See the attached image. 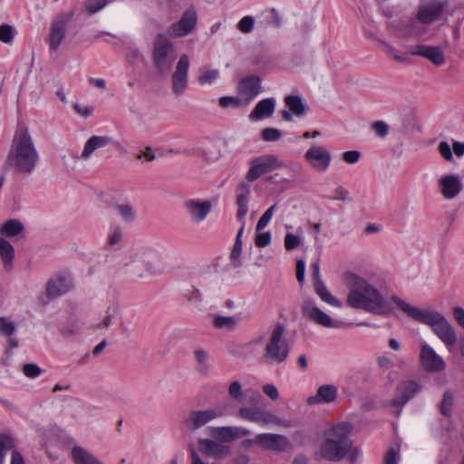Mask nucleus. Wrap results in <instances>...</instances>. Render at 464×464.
Returning <instances> with one entry per match:
<instances>
[{
    "instance_id": "f257e3e1",
    "label": "nucleus",
    "mask_w": 464,
    "mask_h": 464,
    "mask_svg": "<svg viewBox=\"0 0 464 464\" xmlns=\"http://www.w3.org/2000/svg\"><path fill=\"white\" fill-rule=\"evenodd\" d=\"M344 281L349 289L346 303L353 308L374 314H389L392 308L381 291L365 278L353 273H346Z\"/></svg>"
},
{
    "instance_id": "f03ea898",
    "label": "nucleus",
    "mask_w": 464,
    "mask_h": 464,
    "mask_svg": "<svg viewBox=\"0 0 464 464\" xmlns=\"http://www.w3.org/2000/svg\"><path fill=\"white\" fill-rule=\"evenodd\" d=\"M40 160L39 152L26 127L19 128L7 153L5 166L22 176L31 175Z\"/></svg>"
},
{
    "instance_id": "7ed1b4c3",
    "label": "nucleus",
    "mask_w": 464,
    "mask_h": 464,
    "mask_svg": "<svg viewBox=\"0 0 464 464\" xmlns=\"http://www.w3.org/2000/svg\"><path fill=\"white\" fill-rule=\"evenodd\" d=\"M391 300L395 305L412 320L429 325L438 338L451 351L457 343V334L450 324L440 313L431 310H422L411 305L398 296H392Z\"/></svg>"
},
{
    "instance_id": "20e7f679",
    "label": "nucleus",
    "mask_w": 464,
    "mask_h": 464,
    "mask_svg": "<svg viewBox=\"0 0 464 464\" xmlns=\"http://www.w3.org/2000/svg\"><path fill=\"white\" fill-rule=\"evenodd\" d=\"M352 429V425L348 422L334 426L326 433V439L320 448V453L316 459L342 460L352 447V440L349 438Z\"/></svg>"
},
{
    "instance_id": "39448f33",
    "label": "nucleus",
    "mask_w": 464,
    "mask_h": 464,
    "mask_svg": "<svg viewBox=\"0 0 464 464\" xmlns=\"http://www.w3.org/2000/svg\"><path fill=\"white\" fill-rule=\"evenodd\" d=\"M290 346L285 337V328L282 324H276L270 331L264 346L263 360L272 364H281L286 361Z\"/></svg>"
},
{
    "instance_id": "423d86ee",
    "label": "nucleus",
    "mask_w": 464,
    "mask_h": 464,
    "mask_svg": "<svg viewBox=\"0 0 464 464\" xmlns=\"http://www.w3.org/2000/svg\"><path fill=\"white\" fill-rule=\"evenodd\" d=\"M250 197V186L245 182L239 184L237 188V218L241 223V227L237 232L235 244L230 253V262L234 268H239L242 265L240 258L242 253V236L245 229V217L248 211V201Z\"/></svg>"
},
{
    "instance_id": "0eeeda50",
    "label": "nucleus",
    "mask_w": 464,
    "mask_h": 464,
    "mask_svg": "<svg viewBox=\"0 0 464 464\" xmlns=\"http://www.w3.org/2000/svg\"><path fill=\"white\" fill-rule=\"evenodd\" d=\"M176 49L173 43L163 34L156 35L153 42V63L161 74H167L172 68L176 60Z\"/></svg>"
},
{
    "instance_id": "6e6552de",
    "label": "nucleus",
    "mask_w": 464,
    "mask_h": 464,
    "mask_svg": "<svg viewBox=\"0 0 464 464\" xmlns=\"http://www.w3.org/2000/svg\"><path fill=\"white\" fill-rule=\"evenodd\" d=\"M283 161L275 154H265L249 161V169L246 179L249 182L258 179L265 174L282 168Z\"/></svg>"
},
{
    "instance_id": "1a4fd4ad",
    "label": "nucleus",
    "mask_w": 464,
    "mask_h": 464,
    "mask_svg": "<svg viewBox=\"0 0 464 464\" xmlns=\"http://www.w3.org/2000/svg\"><path fill=\"white\" fill-rule=\"evenodd\" d=\"M197 25V9L195 6H189L183 12L178 22L171 24L167 28V34L172 38L185 37L192 34L196 30Z\"/></svg>"
},
{
    "instance_id": "9d476101",
    "label": "nucleus",
    "mask_w": 464,
    "mask_h": 464,
    "mask_svg": "<svg viewBox=\"0 0 464 464\" xmlns=\"http://www.w3.org/2000/svg\"><path fill=\"white\" fill-rule=\"evenodd\" d=\"M240 418L256 422L262 426L276 425L284 426L285 422L284 420L276 416L271 411H266L264 408H241L238 411Z\"/></svg>"
},
{
    "instance_id": "9b49d317",
    "label": "nucleus",
    "mask_w": 464,
    "mask_h": 464,
    "mask_svg": "<svg viewBox=\"0 0 464 464\" xmlns=\"http://www.w3.org/2000/svg\"><path fill=\"white\" fill-rule=\"evenodd\" d=\"M307 164L317 173L325 172L332 162L331 152L322 145H312L304 155Z\"/></svg>"
},
{
    "instance_id": "f8f14e48",
    "label": "nucleus",
    "mask_w": 464,
    "mask_h": 464,
    "mask_svg": "<svg viewBox=\"0 0 464 464\" xmlns=\"http://www.w3.org/2000/svg\"><path fill=\"white\" fill-rule=\"evenodd\" d=\"M420 364L427 372H441L446 368V362L435 350L426 343H420Z\"/></svg>"
},
{
    "instance_id": "ddd939ff",
    "label": "nucleus",
    "mask_w": 464,
    "mask_h": 464,
    "mask_svg": "<svg viewBox=\"0 0 464 464\" xmlns=\"http://www.w3.org/2000/svg\"><path fill=\"white\" fill-rule=\"evenodd\" d=\"M226 414L222 407L204 411H193L185 419V426L190 430H196L205 426L211 420L222 417Z\"/></svg>"
},
{
    "instance_id": "4468645a",
    "label": "nucleus",
    "mask_w": 464,
    "mask_h": 464,
    "mask_svg": "<svg viewBox=\"0 0 464 464\" xmlns=\"http://www.w3.org/2000/svg\"><path fill=\"white\" fill-rule=\"evenodd\" d=\"M302 309L305 317L324 327L341 328L344 326V323L333 320L311 300L304 301Z\"/></svg>"
},
{
    "instance_id": "2eb2a0df",
    "label": "nucleus",
    "mask_w": 464,
    "mask_h": 464,
    "mask_svg": "<svg viewBox=\"0 0 464 464\" xmlns=\"http://www.w3.org/2000/svg\"><path fill=\"white\" fill-rule=\"evenodd\" d=\"M198 449L197 451L205 458L214 459H223L230 455L229 446L220 443L218 440L211 439H199L198 440Z\"/></svg>"
},
{
    "instance_id": "dca6fc26",
    "label": "nucleus",
    "mask_w": 464,
    "mask_h": 464,
    "mask_svg": "<svg viewBox=\"0 0 464 464\" xmlns=\"http://www.w3.org/2000/svg\"><path fill=\"white\" fill-rule=\"evenodd\" d=\"M189 58L187 54H182L176 64L172 74V90L175 94L181 95L188 87V76L189 69Z\"/></svg>"
},
{
    "instance_id": "f3484780",
    "label": "nucleus",
    "mask_w": 464,
    "mask_h": 464,
    "mask_svg": "<svg viewBox=\"0 0 464 464\" xmlns=\"http://www.w3.org/2000/svg\"><path fill=\"white\" fill-rule=\"evenodd\" d=\"M255 442L265 450L278 452L285 451L289 448L288 439L285 436L280 434H258L255 437Z\"/></svg>"
},
{
    "instance_id": "a211bd4d",
    "label": "nucleus",
    "mask_w": 464,
    "mask_h": 464,
    "mask_svg": "<svg viewBox=\"0 0 464 464\" xmlns=\"http://www.w3.org/2000/svg\"><path fill=\"white\" fill-rule=\"evenodd\" d=\"M261 92V80L256 75L243 78L237 85V92L248 105Z\"/></svg>"
},
{
    "instance_id": "6ab92c4d",
    "label": "nucleus",
    "mask_w": 464,
    "mask_h": 464,
    "mask_svg": "<svg viewBox=\"0 0 464 464\" xmlns=\"http://www.w3.org/2000/svg\"><path fill=\"white\" fill-rule=\"evenodd\" d=\"M69 19L70 16L62 14L52 23L50 34L47 38V42L51 51H56L59 48L61 43L65 38L66 24Z\"/></svg>"
},
{
    "instance_id": "aec40b11",
    "label": "nucleus",
    "mask_w": 464,
    "mask_h": 464,
    "mask_svg": "<svg viewBox=\"0 0 464 464\" xmlns=\"http://www.w3.org/2000/svg\"><path fill=\"white\" fill-rule=\"evenodd\" d=\"M251 431L242 427H216L211 430V435L220 443L231 442L240 438L250 435Z\"/></svg>"
},
{
    "instance_id": "412c9836",
    "label": "nucleus",
    "mask_w": 464,
    "mask_h": 464,
    "mask_svg": "<svg viewBox=\"0 0 464 464\" xmlns=\"http://www.w3.org/2000/svg\"><path fill=\"white\" fill-rule=\"evenodd\" d=\"M408 53L424 57L436 66L442 65L445 63L443 51L439 46L420 44L411 47L408 51Z\"/></svg>"
},
{
    "instance_id": "4be33fe9",
    "label": "nucleus",
    "mask_w": 464,
    "mask_h": 464,
    "mask_svg": "<svg viewBox=\"0 0 464 464\" xmlns=\"http://www.w3.org/2000/svg\"><path fill=\"white\" fill-rule=\"evenodd\" d=\"M184 205L191 220L197 223L203 221L212 208L210 201L195 198L186 200Z\"/></svg>"
},
{
    "instance_id": "5701e85b",
    "label": "nucleus",
    "mask_w": 464,
    "mask_h": 464,
    "mask_svg": "<svg viewBox=\"0 0 464 464\" xmlns=\"http://www.w3.org/2000/svg\"><path fill=\"white\" fill-rule=\"evenodd\" d=\"M420 390V386L415 381L409 380L402 382L397 388L398 395L392 401L391 404L396 407H401L413 398Z\"/></svg>"
},
{
    "instance_id": "b1692460",
    "label": "nucleus",
    "mask_w": 464,
    "mask_h": 464,
    "mask_svg": "<svg viewBox=\"0 0 464 464\" xmlns=\"http://www.w3.org/2000/svg\"><path fill=\"white\" fill-rule=\"evenodd\" d=\"M440 191L447 199L456 198L463 189V184L457 175H445L439 180Z\"/></svg>"
},
{
    "instance_id": "393cba45",
    "label": "nucleus",
    "mask_w": 464,
    "mask_h": 464,
    "mask_svg": "<svg viewBox=\"0 0 464 464\" xmlns=\"http://www.w3.org/2000/svg\"><path fill=\"white\" fill-rule=\"evenodd\" d=\"M444 5L439 1H430L419 7L418 19L423 24L434 22L442 13Z\"/></svg>"
},
{
    "instance_id": "a878e982",
    "label": "nucleus",
    "mask_w": 464,
    "mask_h": 464,
    "mask_svg": "<svg viewBox=\"0 0 464 464\" xmlns=\"http://www.w3.org/2000/svg\"><path fill=\"white\" fill-rule=\"evenodd\" d=\"M338 395L337 387L334 384H324L317 388L316 393L307 398L309 405L334 402Z\"/></svg>"
},
{
    "instance_id": "bb28decb",
    "label": "nucleus",
    "mask_w": 464,
    "mask_h": 464,
    "mask_svg": "<svg viewBox=\"0 0 464 464\" xmlns=\"http://www.w3.org/2000/svg\"><path fill=\"white\" fill-rule=\"evenodd\" d=\"M109 144H113L116 148H120V143L114 141L109 136H92L86 141L81 157L83 160H88L96 150L106 147Z\"/></svg>"
},
{
    "instance_id": "cd10ccee",
    "label": "nucleus",
    "mask_w": 464,
    "mask_h": 464,
    "mask_svg": "<svg viewBox=\"0 0 464 464\" xmlns=\"http://www.w3.org/2000/svg\"><path fill=\"white\" fill-rule=\"evenodd\" d=\"M14 439L7 434H0V464L5 462V452L12 450L11 464H24L21 453L14 450Z\"/></svg>"
},
{
    "instance_id": "c85d7f7f",
    "label": "nucleus",
    "mask_w": 464,
    "mask_h": 464,
    "mask_svg": "<svg viewBox=\"0 0 464 464\" xmlns=\"http://www.w3.org/2000/svg\"><path fill=\"white\" fill-rule=\"evenodd\" d=\"M71 288L72 284L68 279L62 276L54 277L46 285V295L49 298H55L66 294Z\"/></svg>"
},
{
    "instance_id": "c756f323",
    "label": "nucleus",
    "mask_w": 464,
    "mask_h": 464,
    "mask_svg": "<svg viewBox=\"0 0 464 464\" xmlns=\"http://www.w3.org/2000/svg\"><path fill=\"white\" fill-rule=\"evenodd\" d=\"M276 108V100L274 98L263 99L257 102L254 110L249 114V119L253 121L264 118H269L274 113Z\"/></svg>"
},
{
    "instance_id": "7c9ffc66",
    "label": "nucleus",
    "mask_w": 464,
    "mask_h": 464,
    "mask_svg": "<svg viewBox=\"0 0 464 464\" xmlns=\"http://www.w3.org/2000/svg\"><path fill=\"white\" fill-rule=\"evenodd\" d=\"M438 151L446 161H452L453 153L458 158L464 156V142L454 141L452 147H450L449 142L440 141L438 145Z\"/></svg>"
},
{
    "instance_id": "2f4dec72",
    "label": "nucleus",
    "mask_w": 464,
    "mask_h": 464,
    "mask_svg": "<svg viewBox=\"0 0 464 464\" xmlns=\"http://www.w3.org/2000/svg\"><path fill=\"white\" fill-rule=\"evenodd\" d=\"M72 459L74 464H102L94 455L80 446L72 447Z\"/></svg>"
},
{
    "instance_id": "473e14b6",
    "label": "nucleus",
    "mask_w": 464,
    "mask_h": 464,
    "mask_svg": "<svg viewBox=\"0 0 464 464\" xmlns=\"http://www.w3.org/2000/svg\"><path fill=\"white\" fill-rule=\"evenodd\" d=\"M285 103L296 117H303L308 107L300 95H287Z\"/></svg>"
},
{
    "instance_id": "72a5a7b5",
    "label": "nucleus",
    "mask_w": 464,
    "mask_h": 464,
    "mask_svg": "<svg viewBox=\"0 0 464 464\" xmlns=\"http://www.w3.org/2000/svg\"><path fill=\"white\" fill-rule=\"evenodd\" d=\"M24 229V227L21 221L9 219L1 226L0 234L7 237H13L22 233Z\"/></svg>"
},
{
    "instance_id": "f704fd0d",
    "label": "nucleus",
    "mask_w": 464,
    "mask_h": 464,
    "mask_svg": "<svg viewBox=\"0 0 464 464\" xmlns=\"http://www.w3.org/2000/svg\"><path fill=\"white\" fill-rule=\"evenodd\" d=\"M0 256L5 267H10L14 258V249L13 246L3 237H0Z\"/></svg>"
},
{
    "instance_id": "c9c22d12",
    "label": "nucleus",
    "mask_w": 464,
    "mask_h": 464,
    "mask_svg": "<svg viewBox=\"0 0 464 464\" xmlns=\"http://www.w3.org/2000/svg\"><path fill=\"white\" fill-rule=\"evenodd\" d=\"M314 290L324 302L335 307L342 306V302L335 298L334 295H332V294L328 291L327 287L324 283L317 284L314 286Z\"/></svg>"
},
{
    "instance_id": "e433bc0d",
    "label": "nucleus",
    "mask_w": 464,
    "mask_h": 464,
    "mask_svg": "<svg viewBox=\"0 0 464 464\" xmlns=\"http://www.w3.org/2000/svg\"><path fill=\"white\" fill-rule=\"evenodd\" d=\"M194 355L198 363V372L201 375H208L209 370L208 352L204 349H197L194 352Z\"/></svg>"
},
{
    "instance_id": "4c0bfd02",
    "label": "nucleus",
    "mask_w": 464,
    "mask_h": 464,
    "mask_svg": "<svg viewBox=\"0 0 464 464\" xmlns=\"http://www.w3.org/2000/svg\"><path fill=\"white\" fill-rule=\"evenodd\" d=\"M213 324L218 329L226 328L232 330L237 325V319L234 316L217 315L214 318Z\"/></svg>"
},
{
    "instance_id": "58836bf2",
    "label": "nucleus",
    "mask_w": 464,
    "mask_h": 464,
    "mask_svg": "<svg viewBox=\"0 0 464 464\" xmlns=\"http://www.w3.org/2000/svg\"><path fill=\"white\" fill-rule=\"evenodd\" d=\"M219 105L222 108H228V107L239 108V107L247 106L246 103L245 102V101L240 97L239 94L237 97H233V96L221 97L219 99Z\"/></svg>"
},
{
    "instance_id": "ea45409f",
    "label": "nucleus",
    "mask_w": 464,
    "mask_h": 464,
    "mask_svg": "<svg viewBox=\"0 0 464 464\" xmlns=\"http://www.w3.org/2000/svg\"><path fill=\"white\" fill-rule=\"evenodd\" d=\"M219 77L218 69L207 68L202 74L198 77L200 85L212 84Z\"/></svg>"
},
{
    "instance_id": "a19ab883",
    "label": "nucleus",
    "mask_w": 464,
    "mask_h": 464,
    "mask_svg": "<svg viewBox=\"0 0 464 464\" xmlns=\"http://www.w3.org/2000/svg\"><path fill=\"white\" fill-rule=\"evenodd\" d=\"M420 22L419 19H411L405 23L406 30L402 33L404 36L420 35L425 32V29L420 26Z\"/></svg>"
},
{
    "instance_id": "79ce46f5",
    "label": "nucleus",
    "mask_w": 464,
    "mask_h": 464,
    "mask_svg": "<svg viewBox=\"0 0 464 464\" xmlns=\"http://www.w3.org/2000/svg\"><path fill=\"white\" fill-rule=\"evenodd\" d=\"M276 207H277V204L272 205L261 216V218H259V220H258V222L256 224V232H258V233L261 232L267 226V224L270 222V220H271V218L273 217V214H274Z\"/></svg>"
},
{
    "instance_id": "37998d69",
    "label": "nucleus",
    "mask_w": 464,
    "mask_h": 464,
    "mask_svg": "<svg viewBox=\"0 0 464 464\" xmlns=\"http://www.w3.org/2000/svg\"><path fill=\"white\" fill-rule=\"evenodd\" d=\"M118 213L127 222H132L135 219V211L129 204H120L116 207Z\"/></svg>"
},
{
    "instance_id": "c03bdc74",
    "label": "nucleus",
    "mask_w": 464,
    "mask_h": 464,
    "mask_svg": "<svg viewBox=\"0 0 464 464\" xmlns=\"http://www.w3.org/2000/svg\"><path fill=\"white\" fill-rule=\"evenodd\" d=\"M14 37V29L8 24L0 25V41L5 44H11Z\"/></svg>"
},
{
    "instance_id": "a18cd8bd",
    "label": "nucleus",
    "mask_w": 464,
    "mask_h": 464,
    "mask_svg": "<svg viewBox=\"0 0 464 464\" xmlns=\"http://www.w3.org/2000/svg\"><path fill=\"white\" fill-rule=\"evenodd\" d=\"M282 168H286L294 178L302 176L304 172L303 165L298 161H283Z\"/></svg>"
},
{
    "instance_id": "49530a36",
    "label": "nucleus",
    "mask_w": 464,
    "mask_h": 464,
    "mask_svg": "<svg viewBox=\"0 0 464 464\" xmlns=\"http://www.w3.org/2000/svg\"><path fill=\"white\" fill-rule=\"evenodd\" d=\"M255 24V18L251 15L244 16L237 24V29L243 34H249L252 32Z\"/></svg>"
},
{
    "instance_id": "de8ad7c7",
    "label": "nucleus",
    "mask_w": 464,
    "mask_h": 464,
    "mask_svg": "<svg viewBox=\"0 0 464 464\" xmlns=\"http://www.w3.org/2000/svg\"><path fill=\"white\" fill-rule=\"evenodd\" d=\"M453 404V396L451 392H445L440 403V411L445 416H450L451 412V407Z\"/></svg>"
},
{
    "instance_id": "09e8293b",
    "label": "nucleus",
    "mask_w": 464,
    "mask_h": 464,
    "mask_svg": "<svg viewBox=\"0 0 464 464\" xmlns=\"http://www.w3.org/2000/svg\"><path fill=\"white\" fill-rule=\"evenodd\" d=\"M15 331V324L5 317H0V334L10 337Z\"/></svg>"
},
{
    "instance_id": "8fccbe9b",
    "label": "nucleus",
    "mask_w": 464,
    "mask_h": 464,
    "mask_svg": "<svg viewBox=\"0 0 464 464\" xmlns=\"http://www.w3.org/2000/svg\"><path fill=\"white\" fill-rule=\"evenodd\" d=\"M189 453L191 464H216L215 461H210L208 458H205L201 453L197 451L194 446H189Z\"/></svg>"
},
{
    "instance_id": "3c124183",
    "label": "nucleus",
    "mask_w": 464,
    "mask_h": 464,
    "mask_svg": "<svg viewBox=\"0 0 464 464\" xmlns=\"http://www.w3.org/2000/svg\"><path fill=\"white\" fill-rule=\"evenodd\" d=\"M282 136L281 131L276 128H266L262 130L261 137L265 141H276Z\"/></svg>"
},
{
    "instance_id": "603ef678",
    "label": "nucleus",
    "mask_w": 464,
    "mask_h": 464,
    "mask_svg": "<svg viewBox=\"0 0 464 464\" xmlns=\"http://www.w3.org/2000/svg\"><path fill=\"white\" fill-rule=\"evenodd\" d=\"M301 242L302 238L294 234L288 233L285 237V247L288 251L297 248Z\"/></svg>"
},
{
    "instance_id": "864d4df0",
    "label": "nucleus",
    "mask_w": 464,
    "mask_h": 464,
    "mask_svg": "<svg viewBox=\"0 0 464 464\" xmlns=\"http://www.w3.org/2000/svg\"><path fill=\"white\" fill-rule=\"evenodd\" d=\"M107 4V0H86L85 8L91 14H94L102 10Z\"/></svg>"
},
{
    "instance_id": "5fc2aeb1",
    "label": "nucleus",
    "mask_w": 464,
    "mask_h": 464,
    "mask_svg": "<svg viewBox=\"0 0 464 464\" xmlns=\"http://www.w3.org/2000/svg\"><path fill=\"white\" fill-rule=\"evenodd\" d=\"M123 237V232L121 227L115 226L112 227L109 235L108 242L111 246L119 244Z\"/></svg>"
},
{
    "instance_id": "6e6d98bb",
    "label": "nucleus",
    "mask_w": 464,
    "mask_h": 464,
    "mask_svg": "<svg viewBox=\"0 0 464 464\" xmlns=\"http://www.w3.org/2000/svg\"><path fill=\"white\" fill-rule=\"evenodd\" d=\"M73 109L79 115H81L83 118H89L93 114V107L92 106L83 105L76 102L73 104Z\"/></svg>"
},
{
    "instance_id": "4d7b16f0",
    "label": "nucleus",
    "mask_w": 464,
    "mask_h": 464,
    "mask_svg": "<svg viewBox=\"0 0 464 464\" xmlns=\"http://www.w3.org/2000/svg\"><path fill=\"white\" fill-rule=\"evenodd\" d=\"M23 372L29 378H35L41 373V369L34 363H26L23 367Z\"/></svg>"
},
{
    "instance_id": "13d9d810",
    "label": "nucleus",
    "mask_w": 464,
    "mask_h": 464,
    "mask_svg": "<svg viewBox=\"0 0 464 464\" xmlns=\"http://www.w3.org/2000/svg\"><path fill=\"white\" fill-rule=\"evenodd\" d=\"M360 157L361 153L358 150H348L342 154L343 160L349 164L356 163L360 160Z\"/></svg>"
},
{
    "instance_id": "bf43d9fd",
    "label": "nucleus",
    "mask_w": 464,
    "mask_h": 464,
    "mask_svg": "<svg viewBox=\"0 0 464 464\" xmlns=\"http://www.w3.org/2000/svg\"><path fill=\"white\" fill-rule=\"evenodd\" d=\"M271 242V233L264 232L259 233L255 239L256 246L258 247H265L268 246Z\"/></svg>"
},
{
    "instance_id": "052dcab7",
    "label": "nucleus",
    "mask_w": 464,
    "mask_h": 464,
    "mask_svg": "<svg viewBox=\"0 0 464 464\" xmlns=\"http://www.w3.org/2000/svg\"><path fill=\"white\" fill-rule=\"evenodd\" d=\"M312 278L314 280V286L319 283H324L320 275V263L319 260H315L311 264Z\"/></svg>"
},
{
    "instance_id": "680f3d73",
    "label": "nucleus",
    "mask_w": 464,
    "mask_h": 464,
    "mask_svg": "<svg viewBox=\"0 0 464 464\" xmlns=\"http://www.w3.org/2000/svg\"><path fill=\"white\" fill-rule=\"evenodd\" d=\"M348 196L349 191L344 187L339 186L334 190V195L331 197V199L345 201Z\"/></svg>"
},
{
    "instance_id": "e2e57ef3",
    "label": "nucleus",
    "mask_w": 464,
    "mask_h": 464,
    "mask_svg": "<svg viewBox=\"0 0 464 464\" xmlns=\"http://www.w3.org/2000/svg\"><path fill=\"white\" fill-rule=\"evenodd\" d=\"M228 392L233 398L239 399L242 396L241 383L238 381L231 382L228 387Z\"/></svg>"
},
{
    "instance_id": "0e129e2a",
    "label": "nucleus",
    "mask_w": 464,
    "mask_h": 464,
    "mask_svg": "<svg viewBox=\"0 0 464 464\" xmlns=\"http://www.w3.org/2000/svg\"><path fill=\"white\" fill-rule=\"evenodd\" d=\"M372 129L380 137H385L388 133V125L384 121H375L372 124Z\"/></svg>"
},
{
    "instance_id": "69168bd1",
    "label": "nucleus",
    "mask_w": 464,
    "mask_h": 464,
    "mask_svg": "<svg viewBox=\"0 0 464 464\" xmlns=\"http://www.w3.org/2000/svg\"><path fill=\"white\" fill-rule=\"evenodd\" d=\"M305 275V263L304 260L299 259L296 262V278L299 284H303Z\"/></svg>"
},
{
    "instance_id": "338daca9",
    "label": "nucleus",
    "mask_w": 464,
    "mask_h": 464,
    "mask_svg": "<svg viewBox=\"0 0 464 464\" xmlns=\"http://www.w3.org/2000/svg\"><path fill=\"white\" fill-rule=\"evenodd\" d=\"M263 391L266 393V395H267L269 398H271L274 401L277 400L279 397L278 391L274 384H266L263 387Z\"/></svg>"
},
{
    "instance_id": "774afa93",
    "label": "nucleus",
    "mask_w": 464,
    "mask_h": 464,
    "mask_svg": "<svg viewBox=\"0 0 464 464\" xmlns=\"http://www.w3.org/2000/svg\"><path fill=\"white\" fill-rule=\"evenodd\" d=\"M453 316L457 323L464 329V309L460 306L454 307Z\"/></svg>"
}]
</instances>
